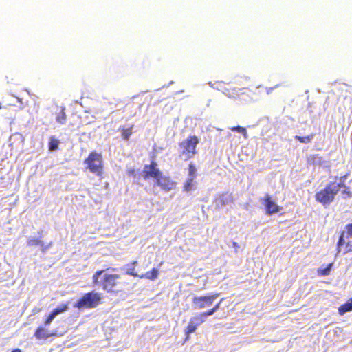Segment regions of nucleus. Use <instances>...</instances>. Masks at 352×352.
Here are the masks:
<instances>
[{
	"mask_svg": "<svg viewBox=\"0 0 352 352\" xmlns=\"http://www.w3.org/2000/svg\"><path fill=\"white\" fill-rule=\"evenodd\" d=\"M110 270H114L112 267L97 270L93 275V283L109 294H118L128 283L120 274L111 273Z\"/></svg>",
	"mask_w": 352,
	"mask_h": 352,
	"instance_id": "1",
	"label": "nucleus"
},
{
	"mask_svg": "<svg viewBox=\"0 0 352 352\" xmlns=\"http://www.w3.org/2000/svg\"><path fill=\"white\" fill-rule=\"evenodd\" d=\"M340 190V185L336 184V182H329L324 188L316 193L315 199L324 206H329L334 201Z\"/></svg>",
	"mask_w": 352,
	"mask_h": 352,
	"instance_id": "2",
	"label": "nucleus"
},
{
	"mask_svg": "<svg viewBox=\"0 0 352 352\" xmlns=\"http://www.w3.org/2000/svg\"><path fill=\"white\" fill-rule=\"evenodd\" d=\"M199 140L195 135H189L186 140L179 143L180 148L179 156L186 160L192 158L197 154V147Z\"/></svg>",
	"mask_w": 352,
	"mask_h": 352,
	"instance_id": "3",
	"label": "nucleus"
},
{
	"mask_svg": "<svg viewBox=\"0 0 352 352\" xmlns=\"http://www.w3.org/2000/svg\"><path fill=\"white\" fill-rule=\"evenodd\" d=\"M90 173L102 177L104 173L102 155L96 151H91L84 161Z\"/></svg>",
	"mask_w": 352,
	"mask_h": 352,
	"instance_id": "4",
	"label": "nucleus"
},
{
	"mask_svg": "<svg viewBox=\"0 0 352 352\" xmlns=\"http://www.w3.org/2000/svg\"><path fill=\"white\" fill-rule=\"evenodd\" d=\"M101 295L94 291L85 293L76 302L74 307L78 309H93L101 304Z\"/></svg>",
	"mask_w": 352,
	"mask_h": 352,
	"instance_id": "5",
	"label": "nucleus"
},
{
	"mask_svg": "<svg viewBox=\"0 0 352 352\" xmlns=\"http://www.w3.org/2000/svg\"><path fill=\"white\" fill-rule=\"evenodd\" d=\"M219 296V293H214L201 296H195L192 298V302L195 308L203 309L206 307L210 306Z\"/></svg>",
	"mask_w": 352,
	"mask_h": 352,
	"instance_id": "6",
	"label": "nucleus"
},
{
	"mask_svg": "<svg viewBox=\"0 0 352 352\" xmlns=\"http://www.w3.org/2000/svg\"><path fill=\"white\" fill-rule=\"evenodd\" d=\"M155 184L158 186L161 190L165 192H169L176 188L177 182L173 181L170 177L164 175L162 172L160 175L155 179Z\"/></svg>",
	"mask_w": 352,
	"mask_h": 352,
	"instance_id": "7",
	"label": "nucleus"
},
{
	"mask_svg": "<svg viewBox=\"0 0 352 352\" xmlns=\"http://www.w3.org/2000/svg\"><path fill=\"white\" fill-rule=\"evenodd\" d=\"M161 173L157 162L152 161L149 164L144 165L142 175L144 179H154L155 180Z\"/></svg>",
	"mask_w": 352,
	"mask_h": 352,
	"instance_id": "8",
	"label": "nucleus"
},
{
	"mask_svg": "<svg viewBox=\"0 0 352 352\" xmlns=\"http://www.w3.org/2000/svg\"><path fill=\"white\" fill-rule=\"evenodd\" d=\"M204 318H206V316L202 315V312L190 318L184 330L186 338H188L190 334L194 333L197 327L204 322Z\"/></svg>",
	"mask_w": 352,
	"mask_h": 352,
	"instance_id": "9",
	"label": "nucleus"
},
{
	"mask_svg": "<svg viewBox=\"0 0 352 352\" xmlns=\"http://www.w3.org/2000/svg\"><path fill=\"white\" fill-rule=\"evenodd\" d=\"M265 211L267 215H272L280 211L282 207L278 206L272 199V196L267 194L263 197Z\"/></svg>",
	"mask_w": 352,
	"mask_h": 352,
	"instance_id": "10",
	"label": "nucleus"
},
{
	"mask_svg": "<svg viewBox=\"0 0 352 352\" xmlns=\"http://www.w3.org/2000/svg\"><path fill=\"white\" fill-rule=\"evenodd\" d=\"M223 88V92L229 98H232L234 99L239 98L241 95L245 94L244 92H241V94L239 93V90H244L245 89V87L242 89H239L237 90L236 87L233 86L232 84H227L223 85L222 87Z\"/></svg>",
	"mask_w": 352,
	"mask_h": 352,
	"instance_id": "11",
	"label": "nucleus"
},
{
	"mask_svg": "<svg viewBox=\"0 0 352 352\" xmlns=\"http://www.w3.org/2000/svg\"><path fill=\"white\" fill-rule=\"evenodd\" d=\"M28 245L29 246H35V245H40L41 250L43 252H45L47 251L52 245V242H50L48 244H45L43 241H41L39 239H30L28 241Z\"/></svg>",
	"mask_w": 352,
	"mask_h": 352,
	"instance_id": "12",
	"label": "nucleus"
},
{
	"mask_svg": "<svg viewBox=\"0 0 352 352\" xmlns=\"http://www.w3.org/2000/svg\"><path fill=\"white\" fill-rule=\"evenodd\" d=\"M52 333L49 330L42 326H39L36 328L34 332V336L38 340L47 339Z\"/></svg>",
	"mask_w": 352,
	"mask_h": 352,
	"instance_id": "13",
	"label": "nucleus"
},
{
	"mask_svg": "<svg viewBox=\"0 0 352 352\" xmlns=\"http://www.w3.org/2000/svg\"><path fill=\"white\" fill-rule=\"evenodd\" d=\"M133 124H129L119 128L121 132V138L123 140L126 141L129 139L130 136L133 133Z\"/></svg>",
	"mask_w": 352,
	"mask_h": 352,
	"instance_id": "14",
	"label": "nucleus"
},
{
	"mask_svg": "<svg viewBox=\"0 0 352 352\" xmlns=\"http://www.w3.org/2000/svg\"><path fill=\"white\" fill-rule=\"evenodd\" d=\"M336 184L340 186V190L342 189V197L343 199H347L352 197V192L350 191V188L344 184V181L336 183Z\"/></svg>",
	"mask_w": 352,
	"mask_h": 352,
	"instance_id": "15",
	"label": "nucleus"
},
{
	"mask_svg": "<svg viewBox=\"0 0 352 352\" xmlns=\"http://www.w3.org/2000/svg\"><path fill=\"white\" fill-rule=\"evenodd\" d=\"M351 311H352V297L338 307V313L340 316Z\"/></svg>",
	"mask_w": 352,
	"mask_h": 352,
	"instance_id": "16",
	"label": "nucleus"
},
{
	"mask_svg": "<svg viewBox=\"0 0 352 352\" xmlns=\"http://www.w3.org/2000/svg\"><path fill=\"white\" fill-rule=\"evenodd\" d=\"M159 271L156 268H153L151 270L147 272L140 276V278H147L148 280H155L158 277Z\"/></svg>",
	"mask_w": 352,
	"mask_h": 352,
	"instance_id": "17",
	"label": "nucleus"
},
{
	"mask_svg": "<svg viewBox=\"0 0 352 352\" xmlns=\"http://www.w3.org/2000/svg\"><path fill=\"white\" fill-rule=\"evenodd\" d=\"M224 298H221L212 309H208L204 312H202V315H204L206 317L210 316L214 314L217 310L219 309L220 305L221 302L223 301Z\"/></svg>",
	"mask_w": 352,
	"mask_h": 352,
	"instance_id": "18",
	"label": "nucleus"
},
{
	"mask_svg": "<svg viewBox=\"0 0 352 352\" xmlns=\"http://www.w3.org/2000/svg\"><path fill=\"white\" fill-rule=\"evenodd\" d=\"M332 266H333V263H331L324 268H318L317 270L318 275L320 276H329L331 271Z\"/></svg>",
	"mask_w": 352,
	"mask_h": 352,
	"instance_id": "19",
	"label": "nucleus"
},
{
	"mask_svg": "<svg viewBox=\"0 0 352 352\" xmlns=\"http://www.w3.org/2000/svg\"><path fill=\"white\" fill-rule=\"evenodd\" d=\"M59 144H60V141L58 140H57L56 138H55L53 136L51 137L50 138V141H49V144H48L49 150L50 151H54L57 150L58 148Z\"/></svg>",
	"mask_w": 352,
	"mask_h": 352,
	"instance_id": "20",
	"label": "nucleus"
},
{
	"mask_svg": "<svg viewBox=\"0 0 352 352\" xmlns=\"http://www.w3.org/2000/svg\"><path fill=\"white\" fill-rule=\"evenodd\" d=\"M69 309L68 307V303H64L61 304L57 307H56L54 309H53L51 312L56 316L57 315L63 313L64 311H67Z\"/></svg>",
	"mask_w": 352,
	"mask_h": 352,
	"instance_id": "21",
	"label": "nucleus"
},
{
	"mask_svg": "<svg viewBox=\"0 0 352 352\" xmlns=\"http://www.w3.org/2000/svg\"><path fill=\"white\" fill-rule=\"evenodd\" d=\"M314 138V133H311L307 136H305V137H301V136H299V135H296L294 137V138L299 141L301 143H304V144H307L309 142H310L313 138Z\"/></svg>",
	"mask_w": 352,
	"mask_h": 352,
	"instance_id": "22",
	"label": "nucleus"
},
{
	"mask_svg": "<svg viewBox=\"0 0 352 352\" xmlns=\"http://www.w3.org/2000/svg\"><path fill=\"white\" fill-rule=\"evenodd\" d=\"M67 116L65 112V109H62L59 113L56 116V120L60 124H65L66 122Z\"/></svg>",
	"mask_w": 352,
	"mask_h": 352,
	"instance_id": "23",
	"label": "nucleus"
},
{
	"mask_svg": "<svg viewBox=\"0 0 352 352\" xmlns=\"http://www.w3.org/2000/svg\"><path fill=\"white\" fill-rule=\"evenodd\" d=\"M231 130L233 131H237L241 134H243L245 139L248 138V132L245 127H242L240 126H233L231 128Z\"/></svg>",
	"mask_w": 352,
	"mask_h": 352,
	"instance_id": "24",
	"label": "nucleus"
},
{
	"mask_svg": "<svg viewBox=\"0 0 352 352\" xmlns=\"http://www.w3.org/2000/svg\"><path fill=\"white\" fill-rule=\"evenodd\" d=\"M196 172H197L196 166L192 163L189 164L188 175L190 177V178L194 179L196 177Z\"/></svg>",
	"mask_w": 352,
	"mask_h": 352,
	"instance_id": "25",
	"label": "nucleus"
},
{
	"mask_svg": "<svg viewBox=\"0 0 352 352\" xmlns=\"http://www.w3.org/2000/svg\"><path fill=\"white\" fill-rule=\"evenodd\" d=\"M344 232H342L337 243V254L340 252V246L344 243Z\"/></svg>",
	"mask_w": 352,
	"mask_h": 352,
	"instance_id": "26",
	"label": "nucleus"
},
{
	"mask_svg": "<svg viewBox=\"0 0 352 352\" xmlns=\"http://www.w3.org/2000/svg\"><path fill=\"white\" fill-rule=\"evenodd\" d=\"M193 179H192V178H188L187 179V181L186 182V183L184 184V190L188 192V191H189L191 189V186L192 185Z\"/></svg>",
	"mask_w": 352,
	"mask_h": 352,
	"instance_id": "27",
	"label": "nucleus"
},
{
	"mask_svg": "<svg viewBox=\"0 0 352 352\" xmlns=\"http://www.w3.org/2000/svg\"><path fill=\"white\" fill-rule=\"evenodd\" d=\"M349 252H352V240H350L346 243L345 250H344L343 254H346Z\"/></svg>",
	"mask_w": 352,
	"mask_h": 352,
	"instance_id": "28",
	"label": "nucleus"
},
{
	"mask_svg": "<svg viewBox=\"0 0 352 352\" xmlns=\"http://www.w3.org/2000/svg\"><path fill=\"white\" fill-rule=\"evenodd\" d=\"M56 316L51 312L49 316L46 318L44 324L45 325L50 324Z\"/></svg>",
	"mask_w": 352,
	"mask_h": 352,
	"instance_id": "29",
	"label": "nucleus"
},
{
	"mask_svg": "<svg viewBox=\"0 0 352 352\" xmlns=\"http://www.w3.org/2000/svg\"><path fill=\"white\" fill-rule=\"evenodd\" d=\"M345 228L348 235L352 236V223L347 224Z\"/></svg>",
	"mask_w": 352,
	"mask_h": 352,
	"instance_id": "30",
	"label": "nucleus"
},
{
	"mask_svg": "<svg viewBox=\"0 0 352 352\" xmlns=\"http://www.w3.org/2000/svg\"><path fill=\"white\" fill-rule=\"evenodd\" d=\"M127 174L129 176H132L135 177L136 176V170L133 168H130L127 169Z\"/></svg>",
	"mask_w": 352,
	"mask_h": 352,
	"instance_id": "31",
	"label": "nucleus"
},
{
	"mask_svg": "<svg viewBox=\"0 0 352 352\" xmlns=\"http://www.w3.org/2000/svg\"><path fill=\"white\" fill-rule=\"evenodd\" d=\"M134 270V267L129 269V270L127 271L126 274L133 277H140V276L136 272H135Z\"/></svg>",
	"mask_w": 352,
	"mask_h": 352,
	"instance_id": "32",
	"label": "nucleus"
},
{
	"mask_svg": "<svg viewBox=\"0 0 352 352\" xmlns=\"http://www.w3.org/2000/svg\"><path fill=\"white\" fill-rule=\"evenodd\" d=\"M16 100H17V101L20 103V104H21V108H22V107H23V104H24V103H23V98H19V97H16Z\"/></svg>",
	"mask_w": 352,
	"mask_h": 352,
	"instance_id": "33",
	"label": "nucleus"
},
{
	"mask_svg": "<svg viewBox=\"0 0 352 352\" xmlns=\"http://www.w3.org/2000/svg\"><path fill=\"white\" fill-rule=\"evenodd\" d=\"M232 245L235 248L236 251L239 248V245L235 241L232 242Z\"/></svg>",
	"mask_w": 352,
	"mask_h": 352,
	"instance_id": "34",
	"label": "nucleus"
},
{
	"mask_svg": "<svg viewBox=\"0 0 352 352\" xmlns=\"http://www.w3.org/2000/svg\"><path fill=\"white\" fill-rule=\"evenodd\" d=\"M276 87H277V85H276V86H274V87H267V88H266V91H267V94H270V93L272 91V90H273V89H274V88H276Z\"/></svg>",
	"mask_w": 352,
	"mask_h": 352,
	"instance_id": "35",
	"label": "nucleus"
},
{
	"mask_svg": "<svg viewBox=\"0 0 352 352\" xmlns=\"http://www.w3.org/2000/svg\"><path fill=\"white\" fill-rule=\"evenodd\" d=\"M12 106H13V105H12V104H7V105H6V106L3 107V106L1 105V104L0 103V109H1V108H3V107H4V108H8V107H12Z\"/></svg>",
	"mask_w": 352,
	"mask_h": 352,
	"instance_id": "36",
	"label": "nucleus"
},
{
	"mask_svg": "<svg viewBox=\"0 0 352 352\" xmlns=\"http://www.w3.org/2000/svg\"><path fill=\"white\" fill-rule=\"evenodd\" d=\"M12 352H21V350L18 349H14V350H12Z\"/></svg>",
	"mask_w": 352,
	"mask_h": 352,
	"instance_id": "37",
	"label": "nucleus"
},
{
	"mask_svg": "<svg viewBox=\"0 0 352 352\" xmlns=\"http://www.w3.org/2000/svg\"><path fill=\"white\" fill-rule=\"evenodd\" d=\"M135 264H137V261H133V262L131 263V265H135Z\"/></svg>",
	"mask_w": 352,
	"mask_h": 352,
	"instance_id": "38",
	"label": "nucleus"
}]
</instances>
